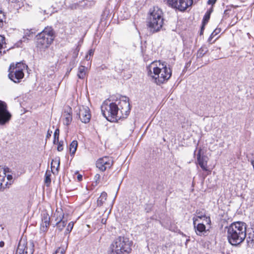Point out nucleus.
I'll return each mask as SVG.
<instances>
[{
    "instance_id": "1",
    "label": "nucleus",
    "mask_w": 254,
    "mask_h": 254,
    "mask_svg": "<svg viewBox=\"0 0 254 254\" xmlns=\"http://www.w3.org/2000/svg\"><path fill=\"white\" fill-rule=\"evenodd\" d=\"M128 98L123 97L118 103H104L101 106L103 116L110 122H115L121 118H126L129 115L130 108Z\"/></svg>"
},
{
    "instance_id": "2",
    "label": "nucleus",
    "mask_w": 254,
    "mask_h": 254,
    "mask_svg": "<svg viewBox=\"0 0 254 254\" xmlns=\"http://www.w3.org/2000/svg\"><path fill=\"white\" fill-rule=\"evenodd\" d=\"M148 75L152 77L157 84L167 81L171 76L172 70L165 63L154 61L147 66Z\"/></svg>"
},
{
    "instance_id": "3",
    "label": "nucleus",
    "mask_w": 254,
    "mask_h": 254,
    "mask_svg": "<svg viewBox=\"0 0 254 254\" xmlns=\"http://www.w3.org/2000/svg\"><path fill=\"white\" fill-rule=\"evenodd\" d=\"M228 242L232 246H237L242 243L246 238L247 225L237 221L225 227Z\"/></svg>"
},
{
    "instance_id": "4",
    "label": "nucleus",
    "mask_w": 254,
    "mask_h": 254,
    "mask_svg": "<svg viewBox=\"0 0 254 254\" xmlns=\"http://www.w3.org/2000/svg\"><path fill=\"white\" fill-rule=\"evenodd\" d=\"M133 242L128 238L119 236L110 244L108 254H129L131 251Z\"/></svg>"
},
{
    "instance_id": "5",
    "label": "nucleus",
    "mask_w": 254,
    "mask_h": 254,
    "mask_svg": "<svg viewBox=\"0 0 254 254\" xmlns=\"http://www.w3.org/2000/svg\"><path fill=\"white\" fill-rule=\"evenodd\" d=\"M163 24V12L158 7H153L149 10L148 27L152 33L157 32L161 29Z\"/></svg>"
},
{
    "instance_id": "6",
    "label": "nucleus",
    "mask_w": 254,
    "mask_h": 254,
    "mask_svg": "<svg viewBox=\"0 0 254 254\" xmlns=\"http://www.w3.org/2000/svg\"><path fill=\"white\" fill-rule=\"evenodd\" d=\"M55 38V32L51 27H47L37 35V47L41 51L48 48Z\"/></svg>"
},
{
    "instance_id": "7",
    "label": "nucleus",
    "mask_w": 254,
    "mask_h": 254,
    "mask_svg": "<svg viewBox=\"0 0 254 254\" xmlns=\"http://www.w3.org/2000/svg\"><path fill=\"white\" fill-rule=\"evenodd\" d=\"M205 221L206 224H209L211 222L209 217H207L205 214H197L193 218V223L195 232L197 235L202 236L206 232V227L203 224Z\"/></svg>"
},
{
    "instance_id": "8",
    "label": "nucleus",
    "mask_w": 254,
    "mask_h": 254,
    "mask_svg": "<svg viewBox=\"0 0 254 254\" xmlns=\"http://www.w3.org/2000/svg\"><path fill=\"white\" fill-rule=\"evenodd\" d=\"M25 68L23 63H17L15 66L11 65L9 69L8 77L15 83H19L24 77L23 69Z\"/></svg>"
},
{
    "instance_id": "9",
    "label": "nucleus",
    "mask_w": 254,
    "mask_h": 254,
    "mask_svg": "<svg viewBox=\"0 0 254 254\" xmlns=\"http://www.w3.org/2000/svg\"><path fill=\"white\" fill-rule=\"evenodd\" d=\"M52 207H49V210L44 209L41 212V223L40 224V233H45L48 230L50 224V213H52Z\"/></svg>"
},
{
    "instance_id": "10",
    "label": "nucleus",
    "mask_w": 254,
    "mask_h": 254,
    "mask_svg": "<svg viewBox=\"0 0 254 254\" xmlns=\"http://www.w3.org/2000/svg\"><path fill=\"white\" fill-rule=\"evenodd\" d=\"M168 4L173 8L179 9L180 11H184L191 6L192 4V0H166Z\"/></svg>"
},
{
    "instance_id": "11",
    "label": "nucleus",
    "mask_w": 254,
    "mask_h": 254,
    "mask_svg": "<svg viewBox=\"0 0 254 254\" xmlns=\"http://www.w3.org/2000/svg\"><path fill=\"white\" fill-rule=\"evenodd\" d=\"M11 118V115L7 110L5 102L0 100V125L3 126L7 123Z\"/></svg>"
},
{
    "instance_id": "12",
    "label": "nucleus",
    "mask_w": 254,
    "mask_h": 254,
    "mask_svg": "<svg viewBox=\"0 0 254 254\" xmlns=\"http://www.w3.org/2000/svg\"><path fill=\"white\" fill-rule=\"evenodd\" d=\"M113 161L111 158L105 156L99 158L96 162V167L102 171L110 168L113 165Z\"/></svg>"
},
{
    "instance_id": "13",
    "label": "nucleus",
    "mask_w": 254,
    "mask_h": 254,
    "mask_svg": "<svg viewBox=\"0 0 254 254\" xmlns=\"http://www.w3.org/2000/svg\"><path fill=\"white\" fill-rule=\"evenodd\" d=\"M78 116L82 123H88L91 119L89 108L87 106H84L80 107Z\"/></svg>"
},
{
    "instance_id": "14",
    "label": "nucleus",
    "mask_w": 254,
    "mask_h": 254,
    "mask_svg": "<svg viewBox=\"0 0 254 254\" xmlns=\"http://www.w3.org/2000/svg\"><path fill=\"white\" fill-rule=\"evenodd\" d=\"M15 254H33L32 249H28L27 247V243L25 240H20L17 246Z\"/></svg>"
},
{
    "instance_id": "15",
    "label": "nucleus",
    "mask_w": 254,
    "mask_h": 254,
    "mask_svg": "<svg viewBox=\"0 0 254 254\" xmlns=\"http://www.w3.org/2000/svg\"><path fill=\"white\" fill-rule=\"evenodd\" d=\"M200 153L201 149H199L197 154V161L201 168L203 171H207V158L205 156H201Z\"/></svg>"
},
{
    "instance_id": "16",
    "label": "nucleus",
    "mask_w": 254,
    "mask_h": 254,
    "mask_svg": "<svg viewBox=\"0 0 254 254\" xmlns=\"http://www.w3.org/2000/svg\"><path fill=\"white\" fill-rule=\"evenodd\" d=\"M67 216L64 215V210L62 207H57L55 212L54 213L53 217L55 218V221H61L63 220L67 219Z\"/></svg>"
},
{
    "instance_id": "17",
    "label": "nucleus",
    "mask_w": 254,
    "mask_h": 254,
    "mask_svg": "<svg viewBox=\"0 0 254 254\" xmlns=\"http://www.w3.org/2000/svg\"><path fill=\"white\" fill-rule=\"evenodd\" d=\"M107 197V193L105 191L102 192L101 193L100 196L99 197V198L97 199L98 206H101L102 205H109L111 206H113V201H112L111 203L110 204H108L106 202Z\"/></svg>"
},
{
    "instance_id": "18",
    "label": "nucleus",
    "mask_w": 254,
    "mask_h": 254,
    "mask_svg": "<svg viewBox=\"0 0 254 254\" xmlns=\"http://www.w3.org/2000/svg\"><path fill=\"white\" fill-rule=\"evenodd\" d=\"M36 33V30L33 29H26L24 30V36L21 40H20L21 42H26L28 40L30 39V38H32L34 35Z\"/></svg>"
},
{
    "instance_id": "19",
    "label": "nucleus",
    "mask_w": 254,
    "mask_h": 254,
    "mask_svg": "<svg viewBox=\"0 0 254 254\" xmlns=\"http://www.w3.org/2000/svg\"><path fill=\"white\" fill-rule=\"evenodd\" d=\"M9 169L8 168H4L3 169L4 174L6 176L5 173L8 172ZM5 176L0 175V191H2L5 188H8V182H5Z\"/></svg>"
},
{
    "instance_id": "20",
    "label": "nucleus",
    "mask_w": 254,
    "mask_h": 254,
    "mask_svg": "<svg viewBox=\"0 0 254 254\" xmlns=\"http://www.w3.org/2000/svg\"><path fill=\"white\" fill-rule=\"evenodd\" d=\"M60 160L59 158L53 159L51 163L52 171L53 174L58 173L60 167Z\"/></svg>"
},
{
    "instance_id": "21",
    "label": "nucleus",
    "mask_w": 254,
    "mask_h": 254,
    "mask_svg": "<svg viewBox=\"0 0 254 254\" xmlns=\"http://www.w3.org/2000/svg\"><path fill=\"white\" fill-rule=\"evenodd\" d=\"M6 44L5 43V37L0 35V54L3 53V54L6 53V51H8L9 49L6 47Z\"/></svg>"
},
{
    "instance_id": "22",
    "label": "nucleus",
    "mask_w": 254,
    "mask_h": 254,
    "mask_svg": "<svg viewBox=\"0 0 254 254\" xmlns=\"http://www.w3.org/2000/svg\"><path fill=\"white\" fill-rule=\"evenodd\" d=\"M87 68L83 65H80L78 67L77 76L79 79H83L86 75V69Z\"/></svg>"
},
{
    "instance_id": "23",
    "label": "nucleus",
    "mask_w": 254,
    "mask_h": 254,
    "mask_svg": "<svg viewBox=\"0 0 254 254\" xmlns=\"http://www.w3.org/2000/svg\"><path fill=\"white\" fill-rule=\"evenodd\" d=\"M64 117V124L67 126L71 123L72 120V115L69 113H65Z\"/></svg>"
},
{
    "instance_id": "24",
    "label": "nucleus",
    "mask_w": 254,
    "mask_h": 254,
    "mask_svg": "<svg viewBox=\"0 0 254 254\" xmlns=\"http://www.w3.org/2000/svg\"><path fill=\"white\" fill-rule=\"evenodd\" d=\"M78 143L76 140H73L69 145V151L70 155L73 156L77 150Z\"/></svg>"
},
{
    "instance_id": "25",
    "label": "nucleus",
    "mask_w": 254,
    "mask_h": 254,
    "mask_svg": "<svg viewBox=\"0 0 254 254\" xmlns=\"http://www.w3.org/2000/svg\"><path fill=\"white\" fill-rule=\"evenodd\" d=\"M207 52L208 49L207 47L205 46L201 47L197 52V58H202Z\"/></svg>"
},
{
    "instance_id": "26",
    "label": "nucleus",
    "mask_w": 254,
    "mask_h": 254,
    "mask_svg": "<svg viewBox=\"0 0 254 254\" xmlns=\"http://www.w3.org/2000/svg\"><path fill=\"white\" fill-rule=\"evenodd\" d=\"M247 242L250 246H253L254 245V231L250 233L247 237Z\"/></svg>"
},
{
    "instance_id": "27",
    "label": "nucleus",
    "mask_w": 254,
    "mask_h": 254,
    "mask_svg": "<svg viewBox=\"0 0 254 254\" xmlns=\"http://www.w3.org/2000/svg\"><path fill=\"white\" fill-rule=\"evenodd\" d=\"M67 221V219L63 220L61 221H57L56 222L55 226H56L60 230H62L63 228L65 226Z\"/></svg>"
},
{
    "instance_id": "28",
    "label": "nucleus",
    "mask_w": 254,
    "mask_h": 254,
    "mask_svg": "<svg viewBox=\"0 0 254 254\" xmlns=\"http://www.w3.org/2000/svg\"><path fill=\"white\" fill-rule=\"evenodd\" d=\"M59 135H60V130L59 128H57L54 133V140L53 143L56 144L57 142L59 141Z\"/></svg>"
},
{
    "instance_id": "29",
    "label": "nucleus",
    "mask_w": 254,
    "mask_h": 254,
    "mask_svg": "<svg viewBox=\"0 0 254 254\" xmlns=\"http://www.w3.org/2000/svg\"><path fill=\"white\" fill-rule=\"evenodd\" d=\"M210 11H207L205 13L202 20V24L203 25H205L208 22V20L210 19Z\"/></svg>"
},
{
    "instance_id": "30",
    "label": "nucleus",
    "mask_w": 254,
    "mask_h": 254,
    "mask_svg": "<svg viewBox=\"0 0 254 254\" xmlns=\"http://www.w3.org/2000/svg\"><path fill=\"white\" fill-rule=\"evenodd\" d=\"M74 223L73 222H70L68 223L67 228H66L65 234H69L73 229Z\"/></svg>"
},
{
    "instance_id": "31",
    "label": "nucleus",
    "mask_w": 254,
    "mask_h": 254,
    "mask_svg": "<svg viewBox=\"0 0 254 254\" xmlns=\"http://www.w3.org/2000/svg\"><path fill=\"white\" fill-rule=\"evenodd\" d=\"M5 19V15L2 10H0V27L3 26V21Z\"/></svg>"
},
{
    "instance_id": "32",
    "label": "nucleus",
    "mask_w": 254,
    "mask_h": 254,
    "mask_svg": "<svg viewBox=\"0 0 254 254\" xmlns=\"http://www.w3.org/2000/svg\"><path fill=\"white\" fill-rule=\"evenodd\" d=\"M220 32V29H215L213 31V32L211 33V34L210 35V37H209V38L208 39V41L209 42H210V41H211L212 38L215 36H216L217 34H218Z\"/></svg>"
},
{
    "instance_id": "33",
    "label": "nucleus",
    "mask_w": 254,
    "mask_h": 254,
    "mask_svg": "<svg viewBox=\"0 0 254 254\" xmlns=\"http://www.w3.org/2000/svg\"><path fill=\"white\" fill-rule=\"evenodd\" d=\"M94 50L93 49H90L88 51V54L86 55L85 59L87 61H89L92 56H93L94 54Z\"/></svg>"
},
{
    "instance_id": "34",
    "label": "nucleus",
    "mask_w": 254,
    "mask_h": 254,
    "mask_svg": "<svg viewBox=\"0 0 254 254\" xmlns=\"http://www.w3.org/2000/svg\"><path fill=\"white\" fill-rule=\"evenodd\" d=\"M51 174H48V172H46L45 174V182L47 184V185H48L51 183Z\"/></svg>"
},
{
    "instance_id": "35",
    "label": "nucleus",
    "mask_w": 254,
    "mask_h": 254,
    "mask_svg": "<svg viewBox=\"0 0 254 254\" xmlns=\"http://www.w3.org/2000/svg\"><path fill=\"white\" fill-rule=\"evenodd\" d=\"M56 144H58L57 147V150L59 151H61L63 150V144H64V141H58V142H57Z\"/></svg>"
},
{
    "instance_id": "36",
    "label": "nucleus",
    "mask_w": 254,
    "mask_h": 254,
    "mask_svg": "<svg viewBox=\"0 0 254 254\" xmlns=\"http://www.w3.org/2000/svg\"><path fill=\"white\" fill-rule=\"evenodd\" d=\"M5 182H8V187L11 185L12 183V176L11 175H7L6 177V180H5Z\"/></svg>"
},
{
    "instance_id": "37",
    "label": "nucleus",
    "mask_w": 254,
    "mask_h": 254,
    "mask_svg": "<svg viewBox=\"0 0 254 254\" xmlns=\"http://www.w3.org/2000/svg\"><path fill=\"white\" fill-rule=\"evenodd\" d=\"M53 254H64V251L63 249L59 248Z\"/></svg>"
},
{
    "instance_id": "38",
    "label": "nucleus",
    "mask_w": 254,
    "mask_h": 254,
    "mask_svg": "<svg viewBox=\"0 0 254 254\" xmlns=\"http://www.w3.org/2000/svg\"><path fill=\"white\" fill-rule=\"evenodd\" d=\"M217 0H208L207 1V4L209 5H214L216 2Z\"/></svg>"
},
{
    "instance_id": "39",
    "label": "nucleus",
    "mask_w": 254,
    "mask_h": 254,
    "mask_svg": "<svg viewBox=\"0 0 254 254\" xmlns=\"http://www.w3.org/2000/svg\"><path fill=\"white\" fill-rule=\"evenodd\" d=\"M52 133V131L49 129L48 130L47 133L46 134V139L49 138L51 136Z\"/></svg>"
},
{
    "instance_id": "40",
    "label": "nucleus",
    "mask_w": 254,
    "mask_h": 254,
    "mask_svg": "<svg viewBox=\"0 0 254 254\" xmlns=\"http://www.w3.org/2000/svg\"><path fill=\"white\" fill-rule=\"evenodd\" d=\"M22 0H8L9 2L12 3H18L20 2Z\"/></svg>"
},
{
    "instance_id": "41",
    "label": "nucleus",
    "mask_w": 254,
    "mask_h": 254,
    "mask_svg": "<svg viewBox=\"0 0 254 254\" xmlns=\"http://www.w3.org/2000/svg\"><path fill=\"white\" fill-rule=\"evenodd\" d=\"M77 178L79 181H81L82 179V176L81 175L79 174V175H78Z\"/></svg>"
},
{
    "instance_id": "42",
    "label": "nucleus",
    "mask_w": 254,
    "mask_h": 254,
    "mask_svg": "<svg viewBox=\"0 0 254 254\" xmlns=\"http://www.w3.org/2000/svg\"><path fill=\"white\" fill-rule=\"evenodd\" d=\"M4 246V242L3 241L0 242V247L2 248Z\"/></svg>"
},
{
    "instance_id": "43",
    "label": "nucleus",
    "mask_w": 254,
    "mask_h": 254,
    "mask_svg": "<svg viewBox=\"0 0 254 254\" xmlns=\"http://www.w3.org/2000/svg\"><path fill=\"white\" fill-rule=\"evenodd\" d=\"M204 25H203V24H202V27H201V31H203V30Z\"/></svg>"
},
{
    "instance_id": "44",
    "label": "nucleus",
    "mask_w": 254,
    "mask_h": 254,
    "mask_svg": "<svg viewBox=\"0 0 254 254\" xmlns=\"http://www.w3.org/2000/svg\"><path fill=\"white\" fill-rule=\"evenodd\" d=\"M212 10H213V8H211V9L208 11H210L211 12L212 11Z\"/></svg>"
},
{
    "instance_id": "45",
    "label": "nucleus",
    "mask_w": 254,
    "mask_h": 254,
    "mask_svg": "<svg viewBox=\"0 0 254 254\" xmlns=\"http://www.w3.org/2000/svg\"><path fill=\"white\" fill-rule=\"evenodd\" d=\"M202 32H203V31H201V30L200 34H202Z\"/></svg>"
}]
</instances>
